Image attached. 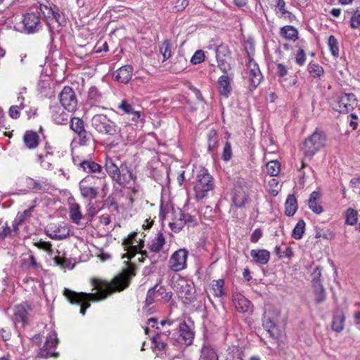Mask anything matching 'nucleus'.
<instances>
[{"instance_id":"f257e3e1","label":"nucleus","mask_w":360,"mask_h":360,"mask_svg":"<svg viewBox=\"0 0 360 360\" xmlns=\"http://www.w3.org/2000/svg\"><path fill=\"white\" fill-rule=\"evenodd\" d=\"M136 275L135 266L129 264L126 269L116 276L110 282L99 278H91L92 291L95 292H76L65 288L63 295L72 304L81 305L80 313L84 315L86 309L90 307V301H99L107 298L115 292H120L127 288L132 277Z\"/></svg>"},{"instance_id":"f03ea898","label":"nucleus","mask_w":360,"mask_h":360,"mask_svg":"<svg viewBox=\"0 0 360 360\" xmlns=\"http://www.w3.org/2000/svg\"><path fill=\"white\" fill-rule=\"evenodd\" d=\"M214 188V183L212 176L207 169L201 168L197 174L194 186L195 196L197 200H202L207 198Z\"/></svg>"},{"instance_id":"7ed1b4c3","label":"nucleus","mask_w":360,"mask_h":360,"mask_svg":"<svg viewBox=\"0 0 360 360\" xmlns=\"http://www.w3.org/2000/svg\"><path fill=\"white\" fill-rule=\"evenodd\" d=\"M326 136L321 131L316 130L303 143L302 150L306 158H311L326 146Z\"/></svg>"},{"instance_id":"20e7f679","label":"nucleus","mask_w":360,"mask_h":360,"mask_svg":"<svg viewBox=\"0 0 360 360\" xmlns=\"http://www.w3.org/2000/svg\"><path fill=\"white\" fill-rule=\"evenodd\" d=\"M126 245L127 252L122 256V258L131 259L139 252L141 255L140 262H143L146 258H149L148 252L147 250H143L144 247V240L142 238H138V233L133 232L129 235L128 238L124 242Z\"/></svg>"},{"instance_id":"39448f33","label":"nucleus","mask_w":360,"mask_h":360,"mask_svg":"<svg viewBox=\"0 0 360 360\" xmlns=\"http://www.w3.org/2000/svg\"><path fill=\"white\" fill-rule=\"evenodd\" d=\"M172 288L184 303L189 304L195 300V288L193 283L179 276L173 281Z\"/></svg>"},{"instance_id":"423d86ee","label":"nucleus","mask_w":360,"mask_h":360,"mask_svg":"<svg viewBox=\"0 0 360 360\" xmlns=\"http://www.w3.org/2000/svg\"><path fill=\"white\" fill-rule=\"evenodd\" d=\"M91 126L99 134L115 136L117 132V126L103 114L95 115L91 119Z\"/></svg>"},{"instance_id":"0eeeda50","label":"nucleus","mask_w":360,"mask_h":360,"mask_svg":"<svg viewBox=\"0 0 360 360\" xmlns=\"http://www.w3.org/2000/svg\"><path fill=\"white\" fill-rule=\"evenodd\" d=\"M58 343L57 334L56 331L51 330L47 334L43 346L38 350L37 356L44 359L58 357V353L56 352Z\"/></svg>"},{"instance_id":"6e6552de","label":"nucleus","mask_w":360,"mask_h":360,"mask_svg":"<svg viewBox=\"0 0 360 360\" xmlns=\"http://www.w3.org/2000/svg\"><path fill=\"white\" fill-rule=\"evenodd\" d=\"M81 195L88 201L96 199L98 195L99 187L95 181V176H86L79 183Z\"/></svg>"},{"instance_id":"1a4fd4ad","label":"nucleus","mask_w":360,"mask_h":360,"mask_svg":"<svg viewBox=\"0 0 360 360\" xmlns=\"http://www.w3.org/2000/svg\"><path fill=\"white\" fill-rule=\"evenodd\" d=\"M244 77L250 83V86L255 89L262 79V75L259 65L254 60H249L246 64V69L243 72Z\"/></svg>"},{"instance_id":"9d476101","label":"nucleus","mask_w":360,"mask_h":360,"mask_svg":"<svg viewBox=\"0 0 360 360\" xmlns=\"http://www.w3.org/2000/svg\"><path fill=\"white\" fill-rule=\"evenodd\" d=\"M357 106V99L352 93L340 95L337 99L335 110L341 113H347Z\"/></svg>"},{"instance_id":"9b49d317","label":"nucleus","mask_w":360,"mask_h":360,"mask_svg":"<svg viewBox=\"0 0 360 360\" xmlns=\"http://www.w3.org/2000/svg\"><path fill=\"white\" fill-rule=\"evenodd\" d=\"M40 11L48 20H54L60 26L65 23L64 15L56 5L41 4Z\"/></svg>"},{"instance_id":"f8f14e48","label":"nucleus","mask_w":360,"mask_h":360,"mask_svg":"<svg viewBox=\"0 0 360 360\" xmlns=\"http://www.w3.org/2000/svg\"><path fill=\"white\" fill-rule=\"evenodd\" d=\"M59 99L63 107L68 112L76 110L77 100L73 89L70 86H65L59 94Z\"/></svg>"},{"instance_id":"ddd939ff","label":"nucleus","mask_w":360,"mask_h":360,"mask_svg":"<svg viewBox=\"0 0 360 360\" xmlns=\"http://www.w3.org/2000/svg\"><path fill=\"white\" fill-rule=\"evenodd\" d=\"M188 251L186 249H179L175 251L169 260V267L174 271H179L186 267Z\"/></svg>"},{"instance_id":"4468645a","label":"nucleus","mask_w":360,"mask_h":360,"mask_svg":"<svg viewBox=\"0 0 360 360\" xmlns=\"http://www.w3.org/2000/svg\"><path fill=\"white\" fill-rule=\"evenodd\" d=\"M120 179L115 181L120 184H122L129 189H131L134 193L140 191L141 187L136 183V176L133 174L131 170L127 169V167L122 168L121 174H120Z\"/></svg>"},{"instance_id":"2eb2a0df","label":"nucleus","mask_w":360,"mask_h":360,"mask_svg":"<svg viewBox=\"0 0 360 360\" xmlns=\"http://www.w3.org/2000/svg\"><path fill=\"white\" fill-rule=\"evenodd\" d=\"M79 165L84 172L92 174L91 176H95V181L98 180L100 183L104 184L105 173L100 165L89 160H84L79 162Z\"/></svg>"},{"instance_id":"dca6fc26","label":"nucleus","mask_w":360,"mask_h":360,"mask_svg":"<svg viewBox=\"0 0 360 360\" xmlns=\"http://www.w3.org/2000/svg\"><path fill=\"white\" fill-rule=\"evenodd\" d=\"M22 23L27 33L37 32L41 27L39 17L34 13H27L23 16Z\"/></svg>"},{"instance_id":"f3484780","label":"nucleus","mask_w":360,"mask_h":360,"mask_svg":"<svg viewBox=\"0 0 360 360\" xmlns=\"http://www.w3.org/2000/svg\"><path fill=\"white\" fill-rule=\"evenodd\" d=\"M233 303L235 309L240 313H247L252 311L251 302L240 293L233 296Z\"/></svg>"},{"instance_id":"a211bd4d","label":"nucleus","mask_w":360,"mask_h":360,"mask_svg":"<svg viewBox=\"0 0 360 360\" xmlns=\"http://www.w3.org/2000/svg\"><path fill=\"white\" fill-rule=\"evenodd\" d=\"M31 309L30 305L25 302L15 306L13 309L15 321L25 324L27 321L28 313L31 311Z\"/></svg>"},{"instance_id":"6ab92c4d","label":"nucleus","mask_w":360,"mask_h":360,"mask_svg":"<svg viewBox=\"0 0 360 360\" xmlns=\"http://www.w3.org/2000/svg\"><path fill=\"white\" fill-rule=\"evenodd\" d=\"M52 120L57 124H66L70 118V115L63 107L55 105L51 108Z\"/></svg>"},{"instance_id":"aec40b11","label":"nucleus","mask_w":360,"mask_h":360,"mask_svg":"<svg viewBox=\"0 0 360 360\" xmlns=\"http://www.w3.org/2000/svg\"><path fill=\"white\" fill-rule=\"evenodd\" d=\"M248 199L247 187L236 186L234 189L233 202L236 207H241L245 205Z\"/></svg>"},{"instance_id":"412c9836","label":"nucleus","mask_w":360,"mask_h":360,"mask_svg":"<svg viewBox=\"0 0 360 360\" xmlns=\"http://www.w3.org/2000/svg\"><path fill=\"white\" fill-rule=\"evenodd\" d=\"M165 245V237L162 233L158 232L147 244L150 252H160Z\"/></svg>"},{"instance_id":"4be33fe9","label":"nucleus","mask_w":360,"mask_h":360,"mask_svg":"<svg viewBox=\"0 0 360 360\" xmlns=\"http://www.w3.org/2000/svg\"><path fill=\"white\" fill-rule=\"evenodd\" d=\"M133 68L131 65H124L113 73L115 79L121 83L127 84L131 79Z\"/></svg>"},{"instance_id":"5701e85b","label":"nucleus","mask_w":360,"mask_h":360,"mask_svg":"<svg viewBox=\"0 0 360 360\" xmlns=\"http://www.w3.org/2000/svg\"><path fill=\"white\" fill-rule=\"evenodd\" d=\"M179 335L184 341V344L190 345L192 344L194 338V332L193 329L184 321L181 322L178 325Z\"/></svg>"},{"instance_id":"b1692460","label":"nucleus","mask_w":360,"mask_h":360,"mask_svg":"<svg viewBox=\"0 0 360 360\" xmlns=\"http://www.w3.org/2000/svg\"><path fill=\"white\" fill-rule=\"evenodd\" d=\"M123 168L122 165L119 167L116 162V160L111 158H107L105 160V169L108 174L115 181L120 179V174Z\"/></svg>"},{"instance_id":"393cba45","label":"nucleus","mask_w":360,"mask_h":360,"mask_svg":"<svg viewBox=\"0 0 360 360\" xmlns=\"http://www.w3.org/2000/svg\"><path fill=\"white\" fill-rule=\"evenodd\" d=\"M231 81L232 77L227 75H221L218 79L219 91L225 98H228L231 91Z\"/></svg>"},{"instance_id":"a878e982","label":"nucleus","mask_w":360,"mask_h":360,"mask_svg":"<svg viewBox=\"0 0 360 360\" xmlns=\"http://www.w3.org/2000/svg\"><path fill=\"white\" fill-rule=\"evenodd\" d=\"M321 198V195L319 191H313L308 201L309 209L316 214H321L323 211L320 203Z\"/></svg>"},{"instance_id":"bb28decb","label":"nucleus","mask_w":360,"mask_h":360,"mask_svg":"<svg viewBox=\"0 0 360 360\" xmlns=\"http://www.w3.org/2000/svg\"><path fill=\"white\" fill-rule=\"evenodd\" d=\"M224 284L225 281L224 279L214 280L212 281L210 291L214 297L221 298L226 295Z\"/></svg>"},{"instance_id":"cd10ccee","label":"nucleus","mask_w":360,"mask_h":360,"mask_svg":"<svg viewBox=\"0 0 360 360\" xmlns=\"http://www.w3.org/2000/svg\"><path fill=\"white\" fill-rule=\"evenodd\" d=\"M250 256L253 260L259 264H266L270 259V252L266 250H252Z\"/></svg>"},{"instance_id":"c85d7f7f","label":"nucleus","mask_w":360,"mask_h":360,"mask_svg":"<svg viewBox=\"0 0 360 360\" xmlns=\"http://www.w3.org/2000/svg\"><path fill=\"white\" fill-rule=\"evenodd\" d=\"M280 35L286 40L295 41L298 39V30L293 26L285 25L281 29Z\"/></svg>"},{"instance_id":"c756f323","label":"nucleus","mask_w":360,"mask_h":360,"mask_svg":"<svg viewBox=\"0 0 360 360\" xmlns=\"http://www.w3.org/2000/svg\"><path fill=\"white\" fill-rule=\"evenodd\" d=\"M23 141L29 149H34L39 145V136L32 131H27L24 135Z\"/></svg>"},{"instance_id":"7c9ffc66","label":"nucleus","mask_w":360,"mask_h":360,"mask_svg":"<svg viewBox=\"0 0 360 360\" xmlns=\"http://www.w3.org/2000/svg\"><path fill=\"white\" fill-rule=\"evenodd\" d=\"M38 160L43 169L46 170L53 169V154L52 152H46L45 155H39Z\"/></svg>"},{"instance_id":"2f4dec72","label":"nucleus","mask_w":360,"mask_h":360,"mask_svg":"<svg viewBox=\"0 0 360 360\" xmlns=\"http://www.w3.org/2000/svg\"><path fill=\"white\" fill-rule=\"evenodd\" d=\"M70 218L73 223L79 224L80 220L82 219V214L81 212L80 205L77 203H72L69 208Z\"/></svg>"},{"instance_id":"473e14b6","label":"nucleus","mask_w":360,"mask_h":360,"mask_svg":"<svg viewBox=\"0 0 360 360\" xmlns=\"http://www.w3.org/2000/svg\"><path fill=\"white\" fill-rule=\"evenodd\" d=\"M46 234L49 238L53 240H63L65 238L69 235V231L65 226H58V231L53 230H48L46 231Z\"/></svg>"},{"instance_id":"72a5a7b5","label":"nucleus","mask_w":360,"mask_h":360,"mask_svg":"<svg viewBox=\"0 0 360 360\" xmlns=\"http://www.w3.org/2000/svg\"><path fill=\"white\" fill-rule=\"evenodd\" d=\"M285 214L288 216H292L297 209V200L292 195L288 196L285 203Z\"/></svg>"},{"instance_id":"f704fd0d","label":"nucleus","mask_w":360,"mask_h":360,"mask_svg":"<svg viewBox=\"0 0 360 360\" xmlns=\"http://www.w3.org/2000/svg\"><path fill=\"white\" fill-rule=\"evenodd\" d=\"M118 108L127 114H131L133 121H137L140 117V112L134 111L132 106L125 100L122 101L118 105Z\"/></svg>"},{"instance_id":"c9c22d12","label":"nucleus","mask_w":360,"mask_h":360,"mask_svg":"<svg viewBox=\"0 0 360 360\" xmlns=\"http://www.w3.org/2000/svg\"><path fill=\"white\" fill-rule=\"evenodd\" d=\"M345 317L342 312L336 313L333 316L332 328L335 332H341L344 329Z\"/></svg>"},{"instance_id":"e433bc0d","label":"nucleus","mask_w":360,"mask_h":360,"mask_svg":"<svg viewBox=\"0 0 360 360\" xmlns=\"http://www.w3.org/2000/svg\"><path fill=\"white\" fill-rule=\"evenodd\" d=\"M276 6L281 13L280 18H287L290 22L294 20L295 15L285 9V3L283 0H277Z\"/></svg>"},{"instance_id":"4c0bfd02","label":"nucleus","mask_w":360,"mask_h":360,"mask_svg":"<svg viewBox=\"0 0 360 360\" xmlns=\"http://www.w3.org/2000/svg\"><path fill=\"white\" fill-rule=\"evenodd\" d=\"M175 60L171 69L174 73H179L186 68L187 60L183 56H177Z\"/></svg>"},{"instance_id":"58836bf2","label":"nucleus","mask_w":360,"mask_h":360,"mask_svg":"<svg viewBox=\"0 0 360 360\" xmlns=\"http://www.w3.org/2000/svg\"><path fill=\"white\" fill-rule=\"evenodd\" d=\"M345 223L350 226H354L358 221V212L353 208H348L345 211Z\"/></svg>"},{"instance_id":"ea45409f","label":"nucleus","mask_w":360,"mask_h":360,"mask_svg":"<svg viewBox=\"0 0 360 360\" xmlns=\"http://www.w3.org/2000/svg\"><path fill=\"white\" fill-rule=\"evenodd\" d=\"M266 169L270 176H277L281 171V164L276 160H271L266 163Z\"/></svg>"},{"instance_id":"a19ab883","label":"nucleus","mask_w":360,"mask_h":360,"mask_svg":"<svg viewBox=\"0 0 360 360\" xmlns=\"http://www.w3.org/2000/svg\"><path fill=\"white\" fill-rule=\"evenodd\" d=\"M199 360H218V356L213 349L204 347L202 349Z\"/></svg>"},{"instance_id":"79ce46f5","label":"nucleus","mask_w":360,"mask_h":360,"mask_svg":"<svg viewBox=\"0 0 360 360\" xmlns=\"http://www.w3.org/2000/svg\"><path fill=\"white\" fill-rule=\"evenodd\" d=\"M133 132V127L130 125H123L122 127H117V132L120 137L122 140L131 141L130 134Z\"/></svg>"},{"instance_id":"37998d69","label":"nucleus","mask_w":360,"mask_h":360,"mask_svg":"<svg viewBox=\"0 0 360 360\" xmlns=\"http://www.w3.org/2000/svg\"><path fill=\"white\" fill-rule=\"evenodd\" d=\"M328 45L330 49V51L333 57L338 58L339 57V46L338 39L335 36L330 35L328 37Z\"/></svg>"},{"instance_id":"c03bdc74","label":"nucleus","mask_w":360,"mask_h":360,"mask_svg":"<svg viewBox=\"0 0 360 360\" xmlns=\"http://www.w3.org/2000/svg\"><path fill=\"white\" fill-rule=\"evenodd\" d=\"M304 229L305 222L304 220L301 219L297 222V224L293 229L292 236L296 240L301 239L304 232Z\"/></svg>"},{"instance_id":"a18cd8bd","label":"nucleus","mask_w":360,"mask_h":360,"mask_svg":"<svg viewBox=\"0 0 360 360\" xmlns=\"http://www.w3.org/2000/svg\"><path fill=\"white\" fill-rule=\"evenodd\" d=\"M160 51L163 56L164 60L172 56L171 44L168 39H165L160 47Z\"/></svg>"},{"instance_id":"49530a36","label":"nucleus","mask_w":360,"mask_h":360,"mask_svg":"<svg viewBox=\"0 0 360 360\" xmlns=\"http://www.w3.org/2000/svg\"><path fill=\"white\" fill-rule=\"evenodd\" d=\"M25 184L29 189L35 191H41L44 188L43 184L30 177H27L25 179Z\"/></svg>"},{"instance_id":"de8ad7c7","label":"nucleus","mask_w":360,"mask_h":360,"mask_svg":"<svg viewBox=\"0 0 360 360\" xmlns=\"http://www.w3.org/2000/svg\"><path fill=\"white\" fill-rule=\"evenodd\" d=\"M227 50L226 48L222 46H219L216 50V58L217 60L218 64L219 63H229L228 60L229 57L226 55Z\"/></svg>"},{"instance_id":"09e8293b","label":"nucleus","mask_w":360,"mask_h":360,"mask_svg":"<svg viewBox=\"0 0 360 360\" xmlns=\"http://www.w3.org/2000/svg\"><path fill=\"white\" fill-rule=\"evenodd\" d=\"M308 70L309 74L313 77H320L324 72L323 68L316 63H310Z\"/></svg>"},{"instance_id":"8fccbe9b","label":"nucleus","mask_w":360,"mask_h":360,"mask_svg":"<svg viewBox=\"0 0 360 360\" xmlns=\"http://www.w3.org/2000/svg\"><path fill=\"white\" fill-rule=\"evenodd\" d=\"M313 286L314 288L316 302L317 303L323 302L326 299V292L323 285L321 284H319Z\"/></svg>"},{"instance_id":"3c124183","label":"nucleus","mask_w":360,"mask_h":360,"mask_svg":"<svg viewBox=\"0 0 360 360\" xmlns=\"http://www.w3.org/2000/svg\"><path fill=\"white\" fill-rule=\"evenodd\" d=\"M263 326L266 329L267 332L269 333L271 336L274 337L275 330L276 329V324L269 317L264 316Z\"/></svg>"},{"instance_id":"603ef678","label":"nucleus","mask_w":360,"mask_h":360,"mask_svg":"<svg viewBox=\"0 0 360 360\" xmlns=\"http://www.w3.org/2000/svg\"><path fill=\"white\" fill-rule=\"evenodd\" d=\"M70 127L75 132L79 134L84 130V122L79 118L74 117L71 120Z\"/></svg>"},{"instance_id":"864d4df0","label":"nucleus","mask_w":360,"mask_h":360,"mask_svg":"<svg viewBox=\"0 0 360 360\" xmlns=\"http://www.w3.org/2000/svg\"><path fill=\"white\" fill-rule=\"evenodd\" d=\"M350 27L352 29H358L360 27V10L356 9L350 18Z\"/></svg>"},{"instance_id":"5fc2aeb1","label":"nucleus","mask_w":360,"mask_h":360,"mask_svg":"<svg viewBox=\"0 0 360 360\" xmlns=\"http://www.w3.org/2000/svg\"><path fill=\"white\" fill-rule=\"evenodd\" d=\"M205 53L202 50L196 51L191 58V63L197 65L205 60Z\"/></svg>"},{"instance_id":"6e6d98bb","label":"nucleus","mask_w":360,"mask_h":360,"mask_svg":"<svg viewBox=\"0 0 360 360\" xmlns=\"http://www.w3.org/2000/svg\"><path fill=\"white\" fill-rule=\"evenodd\" d=\"M34 246L51 254L52 252V245L50 242L39 240L34 243Z\"/></svg>"},{"instance_id":"4d7b16f0","label":"nucleus","mask_w":360,"mask_h":360,"mask_svg":"<svg viewBox=\"0 0 360 360\" xmlns=\"http://www.w3.org/2000/svg\"><path fill=\"white\" fill-rule=\"evenodd\" d=\"M245 50L246 51L248 60H254L252 56L255 53V45L252 41H246L245 42Z\"/></svg>"},{"instance_id":"13d9d810","label":"nucleus","mask_w":360,"mask_h":360,"mask_svg":"<svg viewBox=\"0 0 360 360\" xmlns=\"http://www.w3.org/2000/svg\"><path fill=\"white\" fill-rule=\"evenodd\" d=\"M311 277L313 285L321 284V269L319 266H316L314 269Z\"/></svg>"},{"instance_id":"bf43d9fd","label":"nucleus","mask_w":360,"mask_h":360,"mask_svg":"<svg viewBox=\"0 0 360 360\" xmlns=\"http://www.w3.org/2000/svg\"><path fill=\"white\" fill-rule=\"evenodd\" d=\"M153 341L155 347L160 350H164L167 347V343L162 339L161 335L157 334L153 337Z\"/></svg>"},{"instance_id":"052dcab7","label":"nucleus","mask_w":360,"mask_h":360,"mask_svg":"<svg viewBox=\"0 0 360 360\" xmlns=\"http://www.w3.org/2000/svg\"><path fill=\"white\" fill-rule=\"evenodd\" d=\"M79 139V143L81 145H86L87 143L91 140V134L90 132L86 131L85 129L82 131L78 134Z\"/></svg>"},{"instance_id":"680f3d73","label":"nucleus","mask_w":360,"mask_h":360,"mask_svg":"<svg viewBox=\"0 0 360 360\" xmlns=\"http://www.w3.org/2000/svg\"><path fill=\"white\" fill-rule=\"evenodd\" d=\"M306 54L303 49H300L295 55V63L300 65L302 66L304 65L306 62Z\"/></svg>"},{"instance_id":"e2e57ef3","label":"nucleus","mask_w":360,"mask_h":360,"mask_svg":"<svg viewBox=\"0 0 360 360\" xmlns=\"http://www.w3.org/2000/svg\"><path fill=\"white\" fill-rule=\"evenodd\" d=\"M232 156L231 146L230 143L226 142L224 146L222 158L225 161H229Z\"/></svg>"},{"instance_id":"0e129e2a","label":"nucleus","mask_w":360,"mask_h":360,"mask_svg":"<svg viewBox=\"0 0 360 360\" xmlns=\"http://www.w3.org/2000/svg\"><path fill=\"white\" fill-rule=\"evenodd\" d=\"M169 225L171 229L176 233L179 232L183 228L184 222L181 219H180L179 221H178L170 222Z\"/></svg>"},{"instance_id":"69168bd1","label":"nucleus","mask_w":360,"mask_h":360,"mask_svg":"<svg viewBox=\"0 0 360 360\" xmlns=\"http://www.w3.org/2000/svg\"><path fill=\"white\" fill-rule=\"evenodd\" d=\"M155 291L153 289H150L146 297L145 303L146 306L152 304L155 302Z\"/></svg>"},{"instance_id":"338daca9","label":"nucleus","mask_w":360,"mask_h":360,"mask_svg":"<svg viewBox=\"0 0 360 360\" xmlns=\"http://www.w3.org/2000/svg\"><path fill=\"white\" fill-rule=\"evenodd\" d=\"M276 67H277V74H278V77H283L287 75V74L288 72V68H287V66H285L283 63H277Z\"/></svg>"},{"instance_id":"774afa93","label":"nucleus","mask_w":360,"mask_h":360,"mask_svg":"<svg viewBox=\"0 0 360 360\" xmlns=\"http://www.w3.org/2000/svg\"><path fill=\"white\" fill-rule=\"evenodd\" d=\"M20 110L15 105L11 106L8 112L10 117L13 119H18L20 117Z\"/></svg>"}]
</instances>
